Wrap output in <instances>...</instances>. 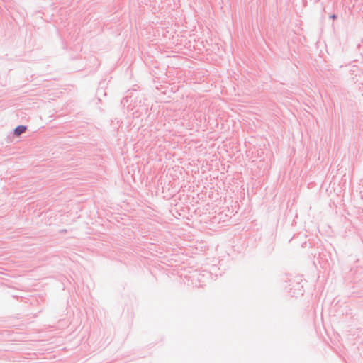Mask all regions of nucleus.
Segmentation results:
<instances>
[{
	"mask_svg": "<svg viewBox=\"0 0 363 363\" xmlns=\"http://www.w3.org/2000/svg\"><path fill=\"white\" fill-rule=\"evenodd\" d=\"M26 130V126H23V125H19L18 126L15 130H14V133L16 135L18 136L20 135L21 133H24L25 130Z\"/></svg>",
	"mask_w": 363,
	"mask_h": 363,
	"instance_id": "obj_1",
	"label": "nucleus"
}]
</instances>
